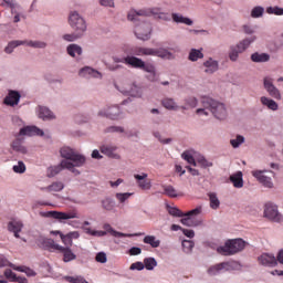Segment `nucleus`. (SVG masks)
Instances as JSON below:
<instances>
[{"mask_svg": "<svg viewBox=\"0 0 283 283\" xmlns=\"http://www.w3.org/2000/svg\"><path fill=\"white\" fill-rule=\"evenodd\" d=\"M140 253H143V249L138 247H133L128 250L129 255H140Z\"/></svg>", "mask_w": 283, "mask_h": 283, "instance_id": "nucleus-63", "label": "nucleus"}, {"mask_svg": "<svg viewBox=\"0 0 283 283\" xmlns=\"http://www.w3.org/2000/svg\"><path fill=\"white\" fill-rule=\"evenodd\" d=\"M7 229L10 233H13L14 238H21L19 233L23 231V221L20 219L13 218L8 222Z\"/></svg>", "mask_w": 283, "mask_h": 283, "instance_id": "nucleus-14", "label": "nucleus"}, {"mask_svg": "<svg viewBox=\"0 0 283 283\" xmlns=\"http://www.w3.org/2000/svg\"><path fill=\"white\" fill-rule=\"evenodd\" d=\"M70 56H81L83 54V49L78 44H70L66 49Z\"/></svg>", "mask_w": 283, "mask_h": 283, "instance_id": "nucleus-34", "label": "nucleus"}, {"mask_svg": "<svg viewBox=\"0 0 283 283\" xmlns=\"http://www.w3.org/2000/svg\"><path fill=\"white\" fill-rule=\"evenodd\" d=\"M4 277L7 280H11V282H14L17 280V273L12 272V270L8 269L4 271Z\"/></svg>", "mask_w": 283, "mask_h": 283, "instance_id": "nucleus-62", "label": "nucleus"}, {"mask_svg": "<svg viewBox=\"0 0 283 283\" xmlns=\"http://www.w3.org/2000/svg\"><path fill=\"white\" fill-rule=\"evenodd\" d=\"M135 180H137V185L139 189L143 191H149L151 189V179L147 178V174L143 172L142 175H134Z\"/></svg>", "mask_w": 283, "mask_h": 283, "instance_id": "nucleus-19", "label": "nucleus"}, {"mask_svg": "<svg viewBox=\"0 0 283 283\" xmlns=\"http://www.w3.org/2000/svg\"><path fill=\"white\" fill-rule=\"evenodd\" d=\"M201 105L202 108L196 111L199 116H209V112H211L218 120L227 118V106L223 103L211 97H202Z\"/></svg>", "mask_w": 283, "mask_h": 283, "instance_id": "nucleus-1", "label": "nucleus"}, {"mask_svg": "<svg viewBox=\"0 0 283 283\" xmlns=\"http://www.w3.org/2000/svg\"><path fill=\"white\" fill-rule=\"evenodd\" d=\"M61 240L64 244V249H70V247L73 244V241L69 238L67 234H61Z\"/></svg>", "mask_w": 283, "mask_h": 283, "instance_id": "nucleus-58", "label": "nucleus"}, {"mask_svg": "<svg viewBox=\"0 0 283 283\" xmlns=\"http://www.w3.org/2000/svg\"><path fill=\"white\" fill-rule=\"evenodd\" d=\"M60 154L62 158H65L64 160H67L73 165L71 169L72 174L78 176L81 172L74 167H83L85 165V157L70 147L61 148Z\"/></svg>", "mask_w": 283, "mask_h": 283, "instance_id": "nucleus-2", "label": "nucleus"}, {"mask_svg": "<svg viewBox=\"0 0 283 283\" xmlns=\"http://www.w3.org/2000/svg\"><path fill=\"white\" fill-rule=\"evenodd\" d=\"M98 116H106L107 118L116 120V118L120 116V108L118 106L108 107L106 111H99Z\"/></svg>", "mask_w": 283, "mask_h": 283, "instance_id": "nucleus-22", "label": "nucleus"}, {"mask_svg": "<svg viewBox=\"0 0 283 283\" xmlns=\"http://www.w3.org/2000/svg\"><path fill=\"white\" fill-rule=\"evenodd\" d=\"M102 207L106 209V211H112L114 207H116V201H114L111 197H106L102 201Z\"/></svg>", "mask_w": 283, "mask_h": 283, "instance_id": "nucleus-39", "label": "nucleus"}, {"mask_svg": "<svg viewBox=\"0 0 283 283\" xmlns=\"http://www.w3.org/2000/svg\"><path fill=\"white\" fill-rule=\"evenodd\" d=\"M263 85L266 92L272 96V98H276L280 101L282 98V94H280V90L273 85V80L271 77H264Z\"/></svg>", "mask_w": 283, "mask_h": 283, "instance_id": "nucleus-15", "label": "nucleus"}, {"mask_svg": "<svg viewBox=\"0 0 283 283\" xmlns=\"http://www.w3.org/2000/svg\"><path fill=\"white\" fill-rule=\"evenodd\" d=\"M271 55L266 54V53H253L251 55V60L253 61V63H266L268 61H270Z\"/></svg>", "mask_w": 283, "mask_h": 283, "instance_id": "nucleus-33", "label": "nucleus"}, {"mask_svg": "<svg viewBox=\"0 0 283 283\" xmlns=\"http://www.w3.org/2000/svg\"><path fill=\"white\" fill-rule=\"evenodd\" d=\"M239 54H242V52H240V49H238V45L231 46L230 53H229L230 61H238Z\"/></svg>", "mask_w": 283, "mask_h": 283, "instance_id": "nucleus-48", "label": "nucleus"}, {"mask_svg": "<svg viewBox=\"0 0 283 283\" xmlns=\"http://www.w3.org/2000/svg\"><path fill=\"white\" fill-rule=\"evenodd\" d=\"M65 189V185L61 181H54L46 188H43L44 191H49V193H56L57 191H63Z\"/></svg>", "mask_w": 283, "mask_h": 283, "instance_id": "nucleus-29", "label": "nucleus"}, {"mask_svg": "<svg viewBox=\"0 0 283 283\" xmlns=\"http://www.w3.org/2000/svg\"><path fill=\"white\" fill-rule=\"evenodd\" d=\"M43 247L46 249H52L53 251H59L60 253H63V262H73V260H76V254L72 252L71 248H65L56 242H54L53 239H43Z\"/></svg>", "mask_w": 283, "mask_h": 283, "instance_id": "nucleus-5", "label": "nucleus"}, {"mask_svg": "<svg viewBox=\"0 0 283 283\" xmlns=\"http://www.w3.org/2000/svg\"><path fill=\"white\" fill-rule=\"evenodd\" d=\"M172 21H175V23H185V25H193V20L178 13H172Z\"/></svg>", "mask_w": 283, "mask_h": 283, "instance_id": "nucleus-35", "label": "nucleus"}, {"mask_svg": "<svg viewBox=\"0 0 283 283\" xmlns=\"http://www.w3.org/2000/svg\"><path fill=\"white\" fill-rule=\"evenodd\" d=\"M163 106L166 109H170V111H176L178 109V105L176 104V102L174 101V98H164L161 101Z\"/></svg>", "mask_w": 283, "mask_h": 283, "instance_id": "nucleus-37", "label": "nucleus"}, {"mask_svg": "<svg viewBox=\"0 0 283 283\" xmlns=\"http://www.w3.org/2000/svg\"><path fill=\"white\" fill-rule=\"evenodd\" d=\"M277 205L269 201L264 205V213H277Z\"/></svg>", "mask_w": 283, "mask_h": 283, "instance_id": "nucleus-45", "label": "nucleus"}, {"mask_svg": "<svg viewBox=\"0 0 283 283\" xmlns=\"http://www.w3.org/2000/svg\"><path fill=\"white\" fill-rule=\"evenodd\" d=\"M144 244H149L151 249H158L160 247V240L156 238V235H146L143 239Z\"/></svg>", "mask_w": 283, "mask_h": 283, "instance_id": "nucleus-32", "label": "nucleus"}, {"mask_svg": "<svg viewBox=\"0 0 283 283\" xmlns=\"http://www.w3.org/2000/svg\"><path fill=\"white\" fill-rule=\"evenodd\" d=\"M163 13V9L160 8H150V9H142V10H130L128 12V21H140V17H159Z\"/></svg>", "mask_w": 283, "mask_h": 283, "instance_id": "nucleus-6", "label": "nucleus"}, {"mask_svg": "<svg viewBox=\"0 0 283 283\" xmlns=\"http://www.w3.org/2000/svg\"><path fill=\"white\" fill-rule=\"evenodd\" d=\"M135 34L140 41H149L151 39V24L143 22L135 28Z\"/></svg>", "mask_w": 283, "mask_h": 283, "instance_id": "nucleus-10", "label": "nucleus"}, {"mask_svg": "<svg viewBox=\"0 0 283 283\" xmlns=\"http://www.w3.org/2000/svg\"><path fill=\"white\" fill-rule=\"evenodd\" d=\"M126 94L130 96H140V87L136 84H130L128 88L125 90Z\"/></svg>", "mask_w": 283, "mask_h": 283, "instance_id": "nucleus-40", "label": "nucleus"}, {"mask_svg": "<svg viewBox=\"0 0 283 283\" xmlns=\"http://www.w3.org/2000/svg\"><path fill=\"white\" fill-rule=\"evenodd\" d=\"M253 41H255V36H252L250 39H244L239 44H237L239 52H244V50H247V48H249V45H251Z\"/></svg>", "mask_w": 283, "mask_h": 283, "instance_id": "nucleus-38", "label": "nucleus"}, {"mask_svg": "<svg viewBox=\"0 0 283 283\" xmlns=\"http://www.w3.org/2000/svg\"><path fill=\"white\" fill-rule=\"evenodd\" d=\"M13 171H15V174H23L25 171V164L19 161L17 166H13Z\"/></svg>", "mask_w": 283, "mask_h": 283, "instance_id": "nucleus-61", "label": "nucleus"}, {"mask_svg": "<svg viewBox=\"0 0 283 283\" xmlns=\"http://www.w3.org/2000/svg\"><path fill=\"white\" fill-rule=\"evenodd\" d=\"M73 165L72 161L69 160H62L60 165L49 167L46 170L48 178H54V176H57V174H61L63 169H69L71 171Z\"/></svg>", "mask_w": 283, "mask_h": 283, "instance_id": "nucleus-11", "label": "nucleus"}, {"mask_svg": "<svg viewBox=\"0 0 283 283\" xmlns=\"http://www.w3.org/2000/svg\"><path fill=\"white\" fill-rule=\"evenodd\" d=\"M203 57H205V54H202V51L191 49L189 53V61H198V59H203Z\"/></svg>", "mask_w": 283, "mask_h": 283, "instance_id": "nucleus-43", "label": "nucleus"}, {"mask_svg": "<svg viewBox=\"0 0 283 283\" xmlns=\"http://www.w3.org/2000/svg\"><path fill=\"white\" fill-rule=\"evenodd\" d=\"M258 261L261 266H268L269 269H273L277 265V259L272 253H262L258 258Z\"/></svg>", "mask_w": 283, "mask_h": 283, "instance_id": "nucleus-12", "label": "nucleus"}, {"mask_svg": "<svg viewBox=\"0 0 283 283\" xmlns=\"http://www.w3.org/2000/svg\"><path fill=\"white\" fill-rule=\"evenodd\" d=\"M252 176L261 182L262 186L268 187V189H273V171L271 170H254L252 171Z\"/></svg>", "mask_w": 283, "mask_h": 283, "instance_id": "nucleus-9", "label": "nucleus"}, {"mask_svg": "<svg viewBox=\"0 0 283 283\" xmlns=\"http://www.w3.org/2000/svg\"><path fill=\"white\" fill-rule=\"evenodd\" d=\"M239 264L235 261H227L219 264L211 265L207 273L212 277L216 275H220V273H224V271H233L238 269Z\"/></svg>", "mask_w": 283, "mask_h": 283, "instance_id": "nucleus-7", "label": "nucleus"}, {"mask_svg": "<svg viewBox=\"0 0 283 283\" xmlns=\"http://www.w3.org/2000/svg\"><path fill=\"white\" fill-rule=\"evenodd\" d=\"M145 269V263L137 261L133 263L129 268L130 271H143Z\"/></svg>", "mask_w": 283, "mask_h": 283, "instance_id": "nucleus-57", "label": "nucleus"}, {"mask_svg": "<svg viewBox=\"0 0 283 283\" xmlns=\"http://www.w3.org/2000/svg\"><path fill=\"white\" fill-rule=\"evenodd\" d=\"M268 14H276L277 17H282L283 9L280 7H270L266 9Z\"/></svg>", "mask_w": 283, "mask_h": 283, "instance_id": "nucleus-52", "label": "nucleus"}, {"mask_svg": "<svg viewBox=\"0 0 283 283\" xmlns=\"http://www.w3.org/2000/svg\"><path fill=\"white\" fill-rule=\"evenodd\" d=\"M180 222L185 224V227H200L202 219L196 213H186L185 217L180 219Z\"/></svg>", "mask_w": 283, "mask_h": 283, "instance_id": "nucleus-13", "label": "nucleus"}, {"mask_svg": "<svg viewBox=\"0 0 283 283\" xmlns=\"http://www.w3.org/2000/svg\"><path fill=\"white\" fill-rule=\"evenodd\" d=\"M10 269H13V271H18L19 273H25L28 277H34L36 275V272L34 270L25 266V265H14V263H9Z\"/></svg>", "mask_w": 283, "mask_h": 283, "instance_id": "nucleus-24", "label": "nucleus"}, {"mask_svg": "<svg viewBox=\"0 0 283 283\" xmlns=\"http://www.w3.org/2000/svg\"><path fill=\"white\" fill-rule=\"evenodd\" d=\"M261 103H262V105H265V107H269V109H272L273 112H275L277 109L276 102L266 96L261 97Z\"/></svg>", "mask_w": 283, "mask_h": 283, "instance_id": "nucleus-36", "label": "nucleus"}, {"mask_svg": "<svg viewBox=\"0 0 283 283\" xmlns=\"http://www.w3.org/2000/svg\"><path fill=\"white\" fill-rule=\"evenodd\" d=\"M262 14H264V8L262 7H255L251 12L253 19H258V17H262Z\"/></svg>", "mask_w": 283, "mask_h": 283, "instance_id": "nucleus-55", "label": "nucleus"}, {"mask_svg": "<svg viewBox=\"0 0 283 283\" xmlns=\"http://www.w3.org/2000/svg\"><path fill=\"white\" fill-rule=\"evenodd\" d=\"M19 101H21V94L17 91H9L8 95L4 97V105L9 107H14L19 105Z\"/></svg>", "mask_w": 283, "mask_h": 283, "instance_id": "nucleus-20", "label": "nucleus"}, {"mask_svg": "<svg viewBox=\"0 0 283 283\" xmlns=\"http://www.w3.org/2000/svg\"><path fill=\"white\" fill-rule=\"evenodd\" d=\"M186 103L188 107H196L198 105V99L196 97H188Z\"/></svg>", "mask_w": 283, "mask_h": 283, "instance_id": "nucleus-64", "label": "nucleus"}, {"mask_svg": "<svg viewBox=\"0 0 283 283\" xmlns=\"http://www.w3.org/2000/svg\"><path fill=\"white\" fill-rule=\"evenodd\" d=\"M20 136H44L43 129L36 126H27L20 129Z\"/></svg>", "mask_w": 283, "mask_h": 283, "instance_id": "nucleus-21", "label": "nucleus"}, {"mask_svg": "<svg viewBox=\"0 0 283 283\" xmlns=\"http://www.w3.org/2000/svg\"><path fill=\"white\" fill-rule=\"evenodd\" d=\"M203 66L206 67V74H213L214 72H218V61L216 60L209 59L203 63Z\"/></svg>", "mask_w": 283, "mask_h": 283, "instance_id": "nucleus-28", "label": "nucleus"}, {"mask_svg": "<svg viewBox=\"0 0 283 283\" xmlns=\"http://www.w3.org/2000/svg\"><path fill=\"white\" fill-rule=\"evenodd\" d=\"M181 157H182L184 160H186L189 165H193V167L197 166L196 159L193 158V155H191V153L185 151V153H182Z\"/></svg>", "mask_w": 283, "mask_h": 283, "instance_id": "nucleus-49", "label": "nucleus"}, {"mask_svg": "<svg viewBox=\"0 0 283 283\" xmlns=\"http://www.w3.org/2000/svg\"><path fill=\"white\" fill-rule=\"evenodd\" d=\"M243 143H244V136L242 135H237L234 139L230 140V145L233 147V149H238V147H240V145H243Z\"/></svg>", "mask_w": 283, "mask_h": 283, "instance_id": "nucleus-46", "label": "nucleus"}, {"mask_svg": "<svg viewBox=\"0 0 283 283\" xmlns=\"http://www.w3.org/2000/svg\"><path fill=\"white\" fill-rule=\"evenodd\" d=\"M124 63L126 65H130V67H135L137 70H145L147 67V63L143 61L140 57H136L134 55H128L124 57Z\"/></svg>", "mask_w": 283, "mask_h": 283, "instance_id": "nucleus-17", "label": "nucleus"}, {"mask_svg": "<svg viewBox=\"0 0 283 283\" xmlns=\"http://www.w3.org/2000/svg\"><path fill=\"white\" fill-rule=\"evenodd\" d=\"M69 23L72 30H74V32L84 34L85 30H87V24L85 23V19H83V17H81V14H78V12L76 11H73L70 13Z\"/></svg>", "mask_w": 283, "mask_h": 283, "instance_id": "nucleus-8", "label": "nucleus"}, {"mask_svg": "<svg viewBox=\"0 0 283 283\" xmlns=\"http://www.w3.org/2000/svg\"><path fill=\"white\" fill-rule=\"evenodd\" d=\"M103 229L105 230L106 233H111L113 238H134V235H140L138 233L132 234V233H123L114 230L109 223H105L103 226Z\"/></svg>", "mask_w": 283, "mask_h": 283, "instance_id": "nucleus-23", "label": "nucleus"}, {"mask_svg": "<svg viewBox=\"0 0 283 283\" xmlns=\"http://www.w3.org/2000/svg\"><path fill=\"white\" fill-rule=\"evenodd\" d=\"M164 191H165L166 196H169L170 198L178 197V193L176 192V188H174L172 186H166L164 188Z\"/></svg>", "mask_w": 283, "mask_h": 283, "instance_id": "nucleus-54", "label": "nucleus"}, {"mask_svg": "<svg viewBox=\"0 0 283 283\" xmlns=\"http://www.w3.org/2000/svg\"><path fill=\"white\" fill-rule=\"evenodd\" d=\"M118 149V146L116 145H109L105 144L101 146L99 151L104 154V156H107L108 158H113L115 160H120V155L116 153Z\"/></svg>", "mask_w": 283, "mask_h": 283, "instance_id": "nucleus-16", "label": "nucleus"}, {"mask_svg": "<svg viewBox=\"0 0 283 283\" xmlns=\"http://www.w3.org/2000/svg\"><path fill=\"white\" fill-rule=\"evenodd\" d=\"M158 266V261H156V258L148 256L144 259V269L146 271H154Z\"/></svg>", "mask_w": 283, "mask_h": 283, "instance_id": "nucleus-31", "label": "nucleus"}, {"mask_svg": "<svg viewBox=\"0 0 283 283\" xmlns=\"http://www.w3.org/2000/svg\"><path fill=\"white\" fill-rule=\"evenodd\" d=\"M115 198L118 200V202H125L126 200H129V198H132V193L130 192H117L115 195Z\"/></svg>", "mask_w": 283, "mask_h": 283, "instance_id": "nucleus-53", "label": "nucleus"}, {"mask_svg": "<svg viewBox=\"0 0 283 283\" xmlns=\"http://www.w3.org/2000/svg\"><path fill=\"white\" fill-rule=\"evenodd\" d=\"M43 216L46 218H53V220H59L62 224H73L70 220L76 218L75 213H46Z\"/></svg>", "mask_w": 283, "mask_h": 283, "instance_id": "nucleus-18", "label": "nucleus"}, {"mask_svg": "<svg viewBox=\"0 0 283 283\" xmlns=\"http://www.w3.org/2000/svg\"><path fill=\"white\" fill-rule=\"evenodd\" d=\"M96 262L105 264L107 262V254L105 252H98L95 256Z\"/></svg>", "mask_w": 283, "mask_h": 283, "instance_id": "nucleus-59", "label": "nucleus"}, {"mask_svg": "<svg viewBox=\"0 0 283 283\" xmlns=\"http://www.w3.org/2000/svg\"><path fill=\"white\" fill-rule=\"evenodd\" d=\"M87 233L90 235H94L95 238H103V237L107 235V232H105V231L91 230V229L87 230Z\"/></svg>", "mask_w": 283, "mask_h": 283, "instance_id": "nucleus-60", "label": "nucleus"}, {"mask_svg": "<svg viewBox=\"0 0 283 283\" xmlns=\"http://www.w3.org/2000/svg\"><path fill=\"white\" fill-rule=\"evenodd\" d=\"M263 217L271 222H282L283 220L282 213H264Z\"/></svg>", "mask_w": 283, "mask_h": 283, "instance_id": "nucleus-41", "label": "nucleus"}, {"mask_svg": "<svg viewBox=\"0 0 283 283\" xmlns=\"http://www.w3.org/2000/svg\"><path fill=\"white\" fill-rule=\"evenodd\" d=\"M28 45L30 48H39V49L48 48V44L41 41H30L28 42Z\"/></svg>", "mask_w": 283, "mask_h": 283, "instance_id": "nucleus-56", "label": "nucleus"}, {"mask_svg": "<svg viewBox=\"0 0 283 283\" xmlns=\"http://www.w3.org/2000/svg\"><path fill=\"white\" fill-rule=\"evenodd\" d=\"M25 42L23 41H12L10 42L7 48L4 49V52L7 54H12V52L14 51V48H19V45H23Z\"/></svg>", "mask_w": 283, "mask_h": 283, "instance_id": "nucleus-42", "label": "nucleus"}, {"mask_svg": "<svg viewBox=\"0 0 283 283\" xmlns=\"http://www.w3.org/2000/svg\"><path fill=\"white\" fill-rule=\"evenodd\" d=\"M244 247V240L233 239L227 241L224 245L217 248V252L220 253V255H235V253H240V251H242Z\"/></svg>", "mask_w": 283, "mask_h": 283, "instance_id": "nucleus-4", "label": "nucleus"}, {"mask_svg": "<svg viewBox=\"0 0 283 283\" xmlns=\"http://www.w3.org/2000/svg\"><path fill=\"white\" fill-rule=\"evenodd\" d=\"M130 54H134L135 56H159V59H171V52L166 49L134 46L130 49Z\"/></svg>", "mask_w": 283, "mask_h": 283, "instance_id": "nucleus-3", "label": "nucleus"}, {"mask_svg": "<svg viewBox=\"0 0 283 283\" xmlns=\"http://www.w3.org/2000/svg\"><path fill=\"white\" fill-rule=\"evenodd\" d=\"M210 198V207L211 209H218L220 207V200L218 199V196L213 192L209 193Z\"/></svg>", "mask_w": 283, "mask_h": 283, "instance_id": "nucleus-47", "label": "nucleus"}, {"mask_svg": "<svg viewBox=\"0 0 283 283\" xmlns=\"http://www.w3.org/2000/svg\"><path fill=\"white\" fill-rule=\"evenodd\" d=\"M11 147L13 151H18L19 154H28V149L25 148V146H23V139L19 137L15 140H13Z\"/></svg>", "mask_w": 283, "mask_h": 283, "instance_id": "nucleus-30", "label": "nucleus"}, {"mask_svg": "<svg viewBox=\"0 0 283 283\" xmlns=\"http://www.w3.org/2000/svg\"><path fill=\"white\" fill-rule=\"evenodd\" d=\"M197 163H199V165H201V167H203L205 169H207V167H213V163L207 160L205 156H199L197 158Z\"/></svg>", "mask_w": 283, "mask_h": 283, "instance_id": "nucleus-51", "label": "nucleus"}, {"mask_svg": "<svg viewBox=\"0 0 283 283\" xmlns=\"http://www.w3.org/2000/svg\"><path fill=\"white\" fill-rule=\"evenodd\" d=\"M39 118H42V120H52L55 118L54 113L50 111V108L45 106L39 107Z\"/></svg>", "mask_w": 283, "mask_h": 283, "instance_id": "nucleus-27", "label": "nucleus"}, {"mask_svg": "<svg viewBox=\"0 0 283 283\" xmlns=\"http://www.w3.org/2000/svg\"><path fill=\"white\" fill-rule=\"evenodd\" d=\"M83 36V33H78V31H74L71 34H64L63 39L64 41L73 42L76 41L77 39H81Z\"/></svg>", "mask_w": 283, "mask_h": 283, "instance_id": "nucleus-44", "label": "nucleus"}, {"mask_svg": "<svg viewBox=\"0 0 283 283\" xmlns=\"http://www.w3.org/2000/svg\"><path fill=\"white\" fill-rule=\"evenodd\" d=\"M230 181L232 182L233 187L237 189H242L244 187V180L242 179V171H238L230 176Z\"/></svg>", "mask_w": 283, "mask_h": 283, "instance_id": "nucleus-26", "label": "nucleus"}, {"mask_svg": "<svg viewBox=\"0 0 283 283\" xmlns=\"http://www.w3.org/2000/svg\"><path fill=\"white\" fill-rule=\"evenodd\" d=\"M144 72L148 73L147 78L150 83H156V81H158V72H156V66H154V64L147 63Z\"/></svg>", "mask_w": 283, "mask_h": 283, "instance_id": "nucleus-25", "label": "nucleus"}, {"mask_svg": "<svg viewBox=\"0 0 283 283\" xmlns=\"http://www.w3.org/2000/svg\"><path fill=\"white\" fill-rule=\"evenodd\" d=\"M181 244H182V249L186 253H190L191 251H193V247H195L193 241L184 240Z\"/></svg>", "mask_w": 283, "mask_h": 283, "instance_id": "nucleus-50", "label": "nucleus"}]
</instances>
